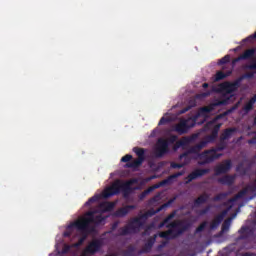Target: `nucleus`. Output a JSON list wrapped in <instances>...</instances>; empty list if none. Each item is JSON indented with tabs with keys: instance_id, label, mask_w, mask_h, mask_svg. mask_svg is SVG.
I'll return each instance as SVG.
<instances>
[{
	"instance_id": "obj_1",
	"label": "nucleus",
	"mask_w": 256,
	"mask_h": 256,
	"mask_svg": "<svg viewBox=\"0 0 256 256\" xmlns=\"http://www.w3.org/2000/svg\"><path fill=\"white\" fill-rule=\"evenodd\" d=\"M191 222L186 220H175L166 225L167 231H162L159 233L161 239H177L181 237L183 233L191 229Z\"/></svg>"
},
{
	"instance_id": "obj_4",
	"label": "nucleus",
	"mask_w": 256,
	"mask_h": 256,
	"mask_svg": "<svg viewBox=\"0 0 256 256\" xmlns=\"http://www.w3.org/2000/svg\"><path fill=\"white\" fill-rule=\"evenodd\" d=\"M255 53H256V47L245 50L240 56L232 60V69H229L226 72L218 71L215 75L214 81L216 82L223 81V79H227V77H230V75H233V69H235V65H237L239 61H247L249 59H253L255 57Z\"/></svg>"
},
{
	"instance_id": "obj_35",
	"label": "nucleus",
	"mask_w": 256,
	"mask_h": 256,
	"mask_svg": "<svg viewBox=\"0 0 256 256\" xmlns=\"http://www.w3.org/2000/svg\"><path fill=\"white\" fill-rule=\"evenodd\" d=\"M229 61H231V56L227 54L218 61V65H226V63H229Z\"/></svg>"
},
{
	"instance_id": "obj_44",
	"label": "nucleus",
	"mask_w": 256,
	"mask_h": 256,
	"mask_svg": "<svg viewBox=\"0 0 256 256\" xmlns=\"http://www.w3.org/2000/svg\"><path fill=\"white\" fill-rule=\"evenodd\" d=\"M243 76H240L239 78H237L234 82H232L234 84L235 87H237L238 89L241 87V83L243 81Z\"/></svg>"
},
{
	"instance_id": "obj_49",
	"label": "nucleus",
	"mask_w": 256,
	"mask_h": 256,
	"mask_svg": "<svg viewBox=\"0 0 256 256\" xmlns=\"http://www.w3.org/2000/svg\"><path fill=\"white\" fill-rule=\"evenodd\" d=\"M177 139H178L177 135L170 136L169 139L167 140L168 144L169 143H171V144L175 143L177 141Z\"/></svg>"
},
{
	"instance_id": "obj_10",
	"label": "nucleus",
	"mask_w": 256,
	"mask_h": 256,
	"mask_svg": "<svg viewBox=\"0 0 256 256\" xmlns=\"http://www.w3.org/2000/svg\"><path fill=\"white\" fill-rule=\"evenodd\" d=\"M209 145L206 140L200 141L198 144L190 147L186 152L179 155V159L183 160L185 159L186 163H189V155H197L199 159V155H201V150L205 149Z\"/></svg>"
},
{
	"instance_id": "obj_20",
	"label": "nucleus",
	"mask_w": 256,
	"mask_h": 256,
	"mask_svg": "<svg viewBox=\"0 0 256 256\" xmlns=\"http://www.w3.org/2000/svg\"><path fill=\"white\" fill-rule=\"evenodd\" d=\"M173 203V200L168 201L167 203L162 204L160 207H158L156 210L151 208L146 213H148L149 217H153V215H157V213H161L163 209H167Z\"/></svg>"
},
{
	"instance_id": "obj_53",
	"label": "nucleus",
	"mask_w": 256,
	"mask_h": 256,
	"mask_svg": "<svg viewBox=\"0 0 256 256\" xmlns=\"http://www.w3.org/2000/svg\"><path fill=\"white\" fill-rule=\"evenodd\" d=\"M256 144V136H254L252 139L248 140V145H255Z\"/></svg>"
},
{
	"instance_id": "obj_36",
	"label": "nucleus",
	"mask_w": 256,
	"mask_h": 256,
	"mask_svg": "<svg viewBox=\"0 0 256 256\" xmlns=\"http://www.w3.org/2000/svg\"><path fill=\"white\" fill-rule=\"evenodd\" d=\"M187 163H189V162H186V163H175V162H172V163L170 164V167H171L172 169H183V167H184L185 165H187Z\"/></svg>"
},
{
	"instance_id": "obj_48",
	"label": "nucleus",
	"mask_w": 256,
	"mask_h": 256,
	"mask_svg": "<svg viewBox=\"0 0 256 256\" xmlns=\"http://www.w3.org/2000/svg\"><path fill=\"white\" fill-rule=\"evenodd\" d=\"M245 69H249L250 71H255L256 70V60L252 64L246 65Z\"/></svg>"
},
{
	"instance_id": "obj_52",
	"label": "nucleus",
	"mask_w": 256,
	"mask_h": 256,
	"mask_svg": "<svg viewBox=\"0 0 256 256\" xmlns=\"http://www.w3.org/2000/svg\"><path fill=\"white\" fill-rule=\"evenodd\" d=\"M223 117H227V115H225V112L216 116V118L212 121V123H215V121H217L219 119H223Z\"/></svg>"
},
{
	"instance_id": "obj_60",
	"label": "nucleus",
	"mask_w": 256,
	"mask_h": 256,
	"mask_svg": "<svg viewBox=\"0 0 256 256\" xmlns=\"http://www.w3.org/2000/svg\"><path fill=\"white\" fill-rule=\"evenodd\" d=\"M254 124L256 125V117L254 118Z\"/></svg>"
},
{
	"instance_id": "obj_27",
	"label": "nucleus",
	"mask_w": 256,
	"mask_h": 256,
	"mask_svg": "<svg viewBox=\"0 0 256 256\" xmlns=\"http://www.w3.org/2000/svg\"><path fill=\"white\" fill-rule=\"evenodd\" d=\"M247 195V190H241L238 192L234 197L229 199V203H235L236 201H239V199H243Z\"/></svg>"
},
{
	"instance_id": "obj_39",
	"label": "nucleus",
	"mask_w": 256,
	"mask_h": 256,
	"mask_svg": "<svg viewBox=\"0 0 256 256\" xmlns=\"http://www.w3.org/2000/svg\"><path fill=\"white\" fill-rule=\"evenodd\" d=\"M236 171L238 173H243V175H245V173H247V170L245 169V166H243V163H240L237 165Z\"/></svg>"
},
{
	"instance_id": "obj_30",
	"label": "nucleus",
	"mask_w": 256,
	"mask_h": 256,
	"mask_svg": "<svg viewBox=\"0 0 256 256\" xmlns=\"http://www.w3.org/2000/svg\"><path fill=\"white\" fill-rule=\"evenodd\" d=\"M213 109H214L213 105L204 106V107L200 108L199 113H200V115H207V114L211 113V111H213Z\"/></svg>"
},
{
	"instance_id": "obj_6",
	"label": "nucleus",
	"mask_w": 256,
	"mask_h": 256,
	"mask_svg": "<svg viewBox=\"0 0 256 256\" xmlns=\"http://www.w3.org/2000/svg\"><path fill=\"white\" fill-rule=\"evenodd\" d=\"M185 175V170H182L180 172L174 173L170 176H168L166 179L162 180L159 184L149 187L146 190H144L140 196L139 199H145L149 193H151L154 189H159V187H165V185H172V183L177 179L178 177H183Z\"/></svg>"
},
{
	"instance_id": "obj_9",
	"label": "nucleus",
	"mask_w": 256,
	"mask_h": 256,
	"mask_svg": "<svg viewBox=\"0 0 256 256\" xmlns=\"http://www.w3.org/2000/svg\"><path fill=\"white\" fill-rule=\"evenodd\" d=\"M196 123L197 118L181 119L179 123L174 126L173 131L178 133V135H186V133H189V129L195 127Z\"/></svg>"
},
{
	"instance_id": "obj_46",
	"label": "nucleus",
	"mask_w": 256,
	"mask_h": 256,
	"mask_svg": "<svg viewBox=\"0 0 256 256\" xmlns=\"http://www.w3.org/2000/svg\"><path fill=\"white\" fill-rule=\"evenodd\" d=\"M211 211V206H206L204 209L200 210L199 215H207Z\"/></svg>"
},
{
	"instance_id": "obj_54",
	"label": "nucleus",
	"mask_w": 256,
	"mask_h": 256,
	"mask_svg": "<svg viewBox=\"0 0 256 256\" xmlns=\"http://www.w3.org/2000/svg\"><path fill=\"white\" fill-rule=\"evenodd\" d=\"M233 111H235V108L233 107V108H231V109H228V110H226L225 112H224V115H231V113H233Z\"/></svg>"
},
{
	"instance_id": "obj_29",
	"label": "nucleus",
	"mask_w": 256,
	"mask_h": 256,
	"mask_svg": "<svg viewBox=\"0 0 256 256\" xmlns=\"http://www.w3.org/2000/svg\"><path fill=\"white\" fill-rule=\"evenodd\" d=\"M135 251H137V247H135L134 245H129L127 247V250H125L123 252L124 256H135Z\"/></svg>"
},
{
	"instance_id": "obj_33",
	"label": "nucleus",
	"mask_w": 256,
	"mask_h": 256,
	"mask_svg": "<svg viewBox=\"0 0 256 256\" xmlns=\"http://www.w3.org/2000/svg\"><path fill=\"white\" fill-rule=\"evenodd\" d=\"M99 201V196L94 195L93 197L89 198L88 201L85 202V207H90V205H93V203H97Z\"/></svg>"
},
{
	"instance_id": "obj_15",
	"label": "nucleus",
	"mask_w": 256,
	"mask_h": 256,
	"mask_svg": "<svg viewBox=\"0 0 256 256\" xmlns=\"http://www.w3.org/2000/svg\"><path fill=\"white\" fill-rule=\"evenodd\" d=\"M221 125H223V124L219 123L213 127L211 134L204 138V141H206V143H208V144L214 143V141L217 139V137H219V131L221 129Z\"/></svg>"
},
{
	"instance_id": "obj_42",
	"label": "nucleus",
	"mask_w": 256,
	"mask_h": 256,
	"mask_svg": "<svg viewBox=\"0 0 256 256\" xmlns=\"http://www.w3.org/2000/svg\"><path fill=\"white\" fill-rule=\"evenodd\" d=\"M69 251H71V245L69 244H64L61 254L62 255H67V253H69Z\"/></svg>"
},
{
	"instance_id": "obj_57",
	"label": "nucleus",
	"mask_w": 256,
	"mask_h": 256,
	"mask_svg": "<svg viewBox=\"0 0 256 256\" xmlns=\"http://www.w3.org/2000/svg\"><path fill=\"white\" fill-rule=\"evenodd\" d=\"M202 87H203V89H207V88L209 87V83H204V84L202 85Z\"/></svg>"
},
{
	"instance_id": "obj_40",
	"label": "nucleus",
	"mask_w": 256,
	"mask_h": 256,
	"mask_svg": "<svg viewBox=\"0 0 256 256\" xmlns=\"http://www.w3.org/2000/svg\"><path fill=\"white\" fill-rule=\"evenodd\" d=\"M205 227H207V222H202L197 228L195 233H201L205 231Z\"/></svg>"
},
{
	"instance_id": "obj_43",
	"label": "nucleus",
	"mask_w": 256,
	"mask_h": 256,
	"mask_svg": "<svg viewBox=\"0 0 256 256\" xmlns=\"http://www.w3.org/2000/svg\"><path fill=\"white\" fill-rule=\"evenodd\" d=\"M255 77V72H247L242 75V79H253Z\"/></svg>"
},
{
	"instance_id": "obj_12",
	"label": "nucleus",
	"mask_w": 256,
	"mask_h": 256,
	"mask_svg": "<svg viewBox=\"0 0 256 256\" xmlns=\"http://www.w3.org/2000/svg\"><path fill=\"white\" fill-rule=\"evenodd\" d=\"M209 168L201 169L198 168L194 171H192L187 177H186V185H189L192 181H195V179H199V177H203V175H207L209 173Z\"/></svg>"
},
{
	"instance_id": "obj_28",
	"label": "nucleus",
	"mask_w": 256,
	"mask_h": 256,
	"mask_svg": "<svg viewBox=\"0 0 256 256\" xmlns=\"http://www.w3.org/2000/svg\"><path fill=\"white\" fill-rule=\"evenodd\" d=\"M231 195V192H222L213 197L212 201H223Z\"/></svg>"
},
{
	"instance_id": "obj_58",
	"label": "nucleus",
	"mask_w": 256,
	"mask_h": 256,
	"mask_svg": "<svg viewBox=\"0 0 256 256\" xmlns=\"http://www.w3.org/2000/svg\"><path fill=\"white\" fill-rule=\"evenodd\" d=\"M214 105H223V102H218V103H216Z\"/></svg>"
},
{
	"instance_id": "obj_25",
	"label": "nucleus",
	"mask_w": 256,
	"mask_h": 256,
	"mask_svg": "<svg viewBox=\"0 0 256 256\" xmlns=\"http://www.w3.org/2000/svg\"><path fill=\"white\" fill-rule=\"evenodd\" d=\"M256 103V94L244 105L243 111L245 113H249V111H252L253 105Z\"/></svg>"
},
{
	"instance_id": "obj_3",
	"label": "nucleus",
	"mask_w": 256,
	"mask_h": 256,
	"mask_svg": "<svg viewBox=\"0 0 256 256\" xmlns=\"http://www.w3.org/2000/svg\"><path fill=\"white\" fill-rule=\"evenodd\" d=\"M227 149V142L225 140H220L217 147L205 150L201 154H199L200 161L198 165H209V163H213V161H217L223 154H218L219 151H225Z\"/></svg>"
},
{
	"instance_id": "obj_7",
	"label": "nucleus",
	"mask_w": 256,
	"mask_h": 256,
	"mask_svg": "<svg viewBox=\"0 0 256 256\" xmlns=\"http://www.w3.org/2000/svg\"><path fill=\"white\" fill-rule=\"evenodd\" d=\"M95 213V211L86 212V216L74 222L73 225L78 231H82V233H89V226L95 220Z\"/></svg>"
},
{
	"instance_id": "obj_45",
	"label": "nucleus",
	"mask_w": 256,
	"mask_h": 256,
	"mask_svg": "<svg viewBox=\"0 0 256 256\" xmlns=\"http://www.w3.org/2000/svg\"><path fill=\"white\" fill-rule=\"evenodd\" d=\"M87 239V235H84L83 237H81L77 243H75L73 245V247H81L82 243H85V240Z\"/></svg>"
},
{
	"instance_id": "obj_23",
	"label": "nucleus",
	"mask_w": 256,
	"mask_h": 256,
	"mask_svg": "<svg viewBox=\"0 0 256 256\" xmlns=\"http://www.w3.org/2000/svg\"><path fill=\"white\" fill-rule=\"evenodd\" d=\"M99 208L101 209V211H103V213H107V212L113 211V209H115V203L103 202V203H100Z\"/></svg>"
},
{
	"instance_id": "obj_24",
	"label": "nucleus",
	"mask_w": 256,
	"mask_h": 256,
	"mask_svg": "<svg viewBox=\"0 0 256 256\" xmlns=\"http://www.w3.org/2000/svg\"><path fill=\"white\" fill-rule=\"evenodd\" d=\"M222 87L226 93H235L238 89L233 82H225Z\"/></svg>"
},
{
	"instance_id": "obj_5",
	"label": "nucleus",
	"mask_w": 256,
	"mask_h": 256,
	"mask_svg": "<svg viewBox=\"0 0 256 256\" xmlns=\"http://www.w3.org/2000/svg\"><path fill=\"white\" fill-rule=\"evenodd\" d=\"M133 151L137 155V159L131 161L133 159V156L131 154H126L121 158L122 163H126L125 167L127 169H138V167H141L143 165V161H145V149L134 147Z\"/></svg>"
},
{
	"instance_id": "obj_34",
	"label": "nucleus",
	"mask_w": 256,
	"mask_h": 256,
	"mask_svg": "<svg viewBox=\"0 0 256 256\" xmlns=\"http://www.w3.org/2000/svg\"><path fill=\"white\" fill-rule=\"evenodd\" d=\"M105 217H103V215H97L94 216V220L92 223H94V225H101L103 223V221H105Z\"/></svg>"
},
{
	"instance_id": "obj_2",
	"label": "nucleus",
	"mask_w": 256,
	"mask_h": 256,
	"mask_svg": "<svg viewBox=\"0 0 256 256\" xmlns=\"http://www.w3.org/2000/svg\"><path fill=\"white\" fill-rule=\"evenodd\" d=\"M134 183H137L136 179H130L126 182H123L121 180H116L112 183L111 186H109L103 191L102 197L104 199H109V197H113V195H119L121 191L124 197H129V195L131 194V191H133V189L131 188V185H133Z\"/></svg>"
},
{
	"instance_id": "obj_37",
	"label": "nucleus",
	"mask_w": 256,
	"mask_h": 256,
	"mask_svg": "<svg viewBox=\"0 0 256 256\" xmlns=\"http://www.w3.org/2000/svg\"><path fill=\"white\" fill-rule=\"evenodd\" d=\"M155 227V224H150L148 226H146L144 232L142 233L143 236H149L151 235V229H153Z\"/></svg>"
},
{
	"instance_id": "obj_13",
	"label": "nucleus",
	"mask_w": 256,
	"mask_h": 256,
	"mask_svg": "<svg viewBox=\"0 0 256 256\" xmlns=\"http://www.w3.org/2000/svg\"><path fill=\"white\" fill-rule=\"evenodd\" d=\"M103 247V241L100 239L93 240L88 244V246L85 249V252L89 255H95V253H99L101 251V248Z\"/></svg>"
},
{
	"instance_id": "obj_31",
	"label": "nucleus",
	"mask_w": 256,
	"mask_h": 256,
	"mask_svg": "<svg viewBox=\"0 0 256 256\" xmlns=\"http://www.w3.org/2000/svg\"><path fill=\"white\" fill-rule=\"evenodd\" d=\"M223 223V220H220L217 216L213 219V221L210 224V229H217L219 225Z\"/></svg>"
},
{
	"instance_id": "obj_19",
	"label": "nucleus",
	"mask_w": 256,
	"mask_h": 256,
	"mask_svg": "<svg viewBox=\"0 0 256 256\" xmlns=\"http://www.w3.org/2000/svg\"><path fill=\"white\" fill-rule=\"evenodd\" d=\"M234 133H237V128H226L220 135V141H227V139H231Z\"/></svg>"
},
{
	"instance_id": "obj_11",
	"label": "nucleus",
	"mask_w": 256,
	"mask_h": 256,
	"mask_svg": "<svg viewBox=\"0 0 256 256\" xmlns=\"http://www.w3.org/2000/svg\"><path fill=\"white\" fill-rule=\"evenodd\" d=\"M169 153V141L167 139L159 138L154 149V155L161 158Z\"/></svg>"
},
{
	"instance_id": "obj_16",
	"label": "nucleus",
	"mask_w": 256,
	"mask_h": 256,
	"mask_svg": "<svg viewBox=\"0 0 256 256\" xmlns=\"http://www.w3.org/2000/svg\"><path fill=\"white\" fill-rule=\"evenodd\" d=\"M155 241H157V234L147 240L143 248L138 252V255H143V253H150L151 249H153V245H155Z\"/></svg>"
},
{
	"instance_id": "obj_55",
	"label": "nucleus",
	"mask_w": 256,
	"mask_h": 256,
	"mask_svg": "<svg viewBox=\"0 0 256 256\" xmlns=\"http://www.w3.org/2000/svg\"><path fill=\"white\" fill-rule=\"evenodd\" d=\"M191 109V106L185 107L181 110V113H187Z\"/></svg>"
},
{
	"instance_id": "obj_59",
	"label": "nucleus",
	"mask_w": 256,
	"mask_h": 256,
	"mask_svg": "<svg viewBox=\"0 0 256 256\" xmlns=\"http://www.w3.org/2000/svg\"><path fill=\"white\" fill-rule=\"evenodd\" d=\"M243 256H250L249 253L244 254Z\"/></svg>"
},
{
	"instance_id": "obj_32",
	"label": "nucleus",
	"mask_w": 256,
	"mask_h": 256,
	"mask_svg": "<svg viewBox=\"0 0 256 256\" xmlns=\"http://www.w3.org/2000/svg\"><path fill=\"white\" fill-rule=\"evenodd\" d=\"M229 227H231V220H225L222 224V228H221V234L223 233H227V231H229Z\"/></svg>"
},
{
	"instance_id": "obj_21",
	"label": "nucleus",
	"mask_w": 256,
	"mask_h": 256,
	"mask_svg": "<svg viewBox=\"0 0 256 256\" xmlns=\"http://www.w3.org/2000/svg\"><path fill=\"white\" fill-rule=\"evenodd\" d=\"M239 234V240L249 239V237L253 235V230H251V228H249L248 226H242L241 229L239 230Z\"/></svg>"
},
{
	"instance_id": "obj_22",
	"label": "nucleus",
	"mask_w": 256,
	"mask_h": 256,
	"mask_svg": "<svg viewBox=\"0 0 256 256\" xmlns=\"http://www.w3.org/2000/svg\"><path fill=\"white\" fill-rule=\"evenodd\" d=\"M218 183H220V185H228V187H231V185L235 183V176L225 175L221 178H218Z\"/></svg>"
},
{
	"instance_id": "obj_51",
	"label": "nucleus",
	"mask_w": 256,
	"mask_h": 256,
	"mask_svg": "<svg viewBox=\"0 0 256 256\" xmlns=\"http://www.w3.org/2000/svg\"><path fill=\"white\" fill-rule=\"evenodd\" d=\"M149 214H148V212H145L144 214H141L140 215V219L142 220V221H144V223H145V221H147L148 219H149Z\"/></svg>"
},
{
	"instance_id": "obj_38",
	"label": "nucleus",
	"mask_w": 256,
	"mask_h": 256,
	"mask_svg": "<svg viewBox=\"0 0 256 256\" xmlns=\"http://www.w3.org/2000/svg\"><path fill=\"white\" fill-rule=\"evenodd\" d=\"M72 227H75V225H73V223L72 224H70V225H68V227H67V230L63 233V237H71V235H72V231H71V228Z\"/></svg>"
},
{
	"instance_id": "obj_56",
	"label": "nucleus",
	"mask_w": 256,
	"mask_h": 256,
	"mask_svg": "<svg viewBox=\"0 0 256 256\" xmlns=\"http://www.w3.org/2000/svg\"><path fill=\"white\" fill-rule=\"evenodd\" d=\"M168 222H165V220H163L160 224L159 227H165V225H167Z\"/></svg>"
},
{
	"instance_id": "obj_41",
	"label": "nucleus",
	"mask_w": 256,
	"mask_h": 256,
	"mask_svg": "<svg viewBox=\"0 0 256 256\" xmlns=\"http://www.w3.org/2000/svg\"><path fill=\"white\" fill-rule=\"evenodd\" d=\"M229 213V208L223 210L220 214H218L216 217L220 220L223 221V219H225V217L227 216V214Z\"/></svg>"
},
{
	"instance_id": "obj_17",
	"label": "nucleus",
	"mask_w": 256,
	"mask_h": 256,
	"mask_svg": "<svg viewBox=\"0 0 256 256\" xmlns=\"http://www.w3.org/2000/svg\"><path fill=\"white\" fill-rule=\"evenodd\" d=\"M195 139V136H185L179 141H177L174 145V151H177V149H180V147H187L191 141Z\"/></svg>"
},
{
	"instance_id": "obj_8",
	"label": "nucleus",
	"mask_w": 256,
	"mask_h": 256,
	"mask_svg": "<svg viewBox=\"0 0 256 256\" xmlns=\"http://www.w3.org/2000/svg\"><path fill=\"white\" fill-rule=\"evenodd\" d=\"M143 225H145V221H143L140 216L133 218L128 225L120 228V235L122 237H125V235H131V233H137V230L141 229Z\"/></svg>"
},
{
	"instance_id": "obj_47",
	"label": "nucleus",
	"mask_w": 256,
	"mask_h": 256,
	"mask_svg": "<svg viewBox=\"0 0 256 256\" xmlns=\"http://www.w3.org/2000/svg\"><path fill=\"white\" fill-rule=\"evenodd\" d=\"M175 215H176V212L170 213V214L164 219V220H165L164 223H169V221H171V219H174V218H175Z\"/></svg>"
},
{
	"instance_id": "obj_26",
	"label": "nucleus",
	"mask_w": 256,
	"mask_h": 256,
	"mask_svg": "<svg viewBox=\"0 0 256 256\" xmlns=\"http://www.w3.org/2000/svg\"><path fill=\"white\" fill-rule=\"evenodd\" d=\"M208 200H209V195L202 194L194 200V205L198 207V205H203V203H207Z\"/></svg>"
},
{
	"instance_id": "obj_18",
	"label": "nucleus",
	"mask_w": 256,
	"mask_h": 256,
	"mask_svg": "<svg viewBox=\"0 0 256 256\" xmlns=\"http://www.w3.org/2000/svg\"><path fill=\"white\" fill-rule=\"evenodd\" d=\"M135 208V205H127L125 207L119 208L114 212V217H125L130 211Z\"/></svg>"
},
{
	"instance_id": "obj_14",
	"label": "nucleus",
	"mask_w": 256,
	"mask_h": 256,
	"mask_svg": "<svg viewBox=\"0 0 256 256\" xmlns=\"http://www.w3.org/2000/svg\"><path fill=\"white\" fill-rule=\"evenodd\" d=\"M231 167H233L231 160H224L222 164L215 167V175L219 176L229 173V171H231Z\"/></svg>"
},
{
	"instance_id": "obj_50",
	"label": "nucleus",
	"mask_w": 256,
	"mask_h": 256,
	"mask_svg": "<svg viewBox=\"0 0 256 256\" xmlns=\"http://www.w3.org/2000/svg\"><path fill=\"white\" fill-rule=\"evenodd\" d=\"M169 118H165V117H162L160 120H159V123L158 125H165L166 123H169Z\"/></svg>"
}]
</instances>
